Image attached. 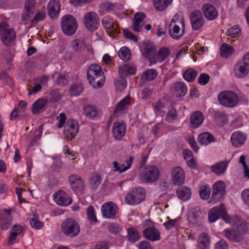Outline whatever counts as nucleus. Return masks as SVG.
I'll return each mask as SVG.
<instances>
[{
    "label": "nucleus",
    "instance_id": "nucleus-1",
    "mask_svg": "<svg viewBox=\"0 0 249 249\" xmlns=\"http://www.w3.org/2000/svg\"><path fill=\"white\" fill-rule=\"evenodd\" d=\"M103 74L100 66L91 65L87 71V78L89 84L95 88L100 87L104 83Z\"/></svg>",
    "mask_w": 249,
    "mask_h": 249
},
{
    "label": "nucleus",
    "instance_id": "nucleus-2",
    "mask_svg": "<svg viewBox=\"0 0 249 249\" xmlns=\"http://www.w3.org/2000/svg\"><path fill=\"white\" fill-rule=\"evenodd\" d=\"M247 231L246 224L244 221L237 220L235 227L231 229L224 230L225 237L230 240L237 242L241 241L243 238V235Z\"/></svg>",
    "mask_w": 249,
    "mask_h": 249
},
{
    "label": "nucleus",
    "instance_id": "nucleus-3",
    "mask_svg": "<svg viewBox=\"0 0 249 249\" xmlns=\"http://www.w3.org/2000/svg\"><path fill=\"white\" fill-rule=\"evenodd\" d=\"M219 103L223 106L227 107H233L238 103V96L233 91L225 90L220 92L218 95Z\"/></svg>",
    "mask_w": 249,
    "mask_h": 249
},
{
    "label": "nucleus",
    "instance_id": "nucleus-4",
    "mask_svg": "<svg viewBox=\"0 0 249 249\" xmlns=\"http://www.w3.org/2000/svg\"><path fill=\"white\" fill-rule=\"evenodd\" d=\"M143 226L144 229L142 233L144 237L150 241H156L160 239V231L155 227V224L150 220L144 221Z\"/></svg>",
    "mask_w": 249,
    "mask_h": 249
},
{
    "label": "nucleus",
    "instance_id": "nucleus-5",
    "mask_svg": "<svg viewBox=\"0 0 249 249\" xmlns=\"http://www.w3.org/2000/svg\"><path fill=\"white\" fill-rule=\"evenodd\" d=\"M9 25L5 22L0 23V36L2 42L6 46H11L16 38V34Z\"/></svg>",
    "mask_w": 249,
    "mask_h": 249
},
{
    "label": "nucleus",
    "instance_id": "nucleus-6",
    "mask_svg": "<svg viewBox=\"0 0 249 249\" xmlns=\"http://www.w3.org/2000/svg\"><path fill=\"white\" fill-rule=\"evenodd\" d=\"M160 171L154 165H147L141 172V179L145 183H151L156 181L159 178Z\"/></svg>",
    "mask_w": 249,
    "mask_h": 249
},
{
    "label": "nucleus",
    "instance_id": "nucleus-7",
    "mask_svg": "<svg viewBox=\"0 0 249 249\" xmlns=\"http://www.w3.org/2000/svg\"><path fill=\"white\" fill-rule=\"evenodd\" d=\"M145 197L144 190L141 187H138L134 188L129 193L126 195L125 201L128 205H137L143 201Z\"/></svg>",
    "mask_w": 249,
    "mask_h": 249
},
{
    "label": "nucleus",
    "instance_id": "nucleus-8",
    "mask_svg": "<svg viewBox=\"0 0 249 249\" xmlns=\"http://www.w3.org/2000/svg\"><path fill=\"white\" fill-rule=\"evenodd\" d=\"M219 217H221L227 223H231V219L228 215L225 207L221 204L219 207H214L209 212L208 218L211 223L215 222Z\"/></svg>",
    "mask_w": 249,
    "mask_h": 249
},
{
    "label": "nucleus",
    "instance_id": "nucleus-9",
    "mask_svg": "<svg viewBox=\"0 0 249 249\" xmlns=\"http://www.w3.org/2000/svg\"><path fill=\"white\" fill-rule=\"evenodd\" d=\"M80 231L78 223L74 219L69 218L63 221V233L70 237L77 236Z\"/></svg>",
    "mask_w": 249,
    "mask_h": 249
},
{
    "label": "nucleus",
    "instance_id": "nucleus-10",
    "mask_svg": "<svg viewBox=\"0 0 249 249\" xmlns=\"http://www.w3.org/2000/svg\"><path fill=\"white\" fill-rule=\"evenodd\" d=\"M66 117L63 113V133L68 140H71L75 137L78 132V126L77 121L69 120L66 122Z\"/></svg>",
    "mask_w": 249,
    "mask_h": 249
},
{
    "label": "nucleus",
    "instance_id": "nucleus-11",
    "mask_svg": "<svg viewBox=\"0 0 249 249\" xmlns=\"http://www.w3.org/2000/svg\"><path fill=\"white\" fill-rule=\"evenodd\" d=\"M225 185L222 181H217L213 185L211 201L216 203L223 199L225 195Z\"/></svg>",
    "mask_w": 249,
    "mask_h": 249
},
{
    "label": "nucleus",
    "instance_id": "nucleus-12",
    "mask_svg": "<svg viewBox=\"0 0 249 249\" xmlns=\"http://www.w3.org/2000/svg\"><path fill=\"white\" fill-rule=\"evenodd\" d=\"M99 18L97 15L93 12L87 13L84 18V24L86 29L90 31H94L98 28Z\"/></svg>",
    "mask_w": 249,
    "mask_h": 249
},
{
    "label": "nucleus",
    "instance_id": "nucleus-13",
    "mask_svg": "<svg viewBox=\"0 0 249 249\" xmlns=\"http://www.w3.org/2000/svg\"><path fill=\"white\" fill-rule=\"evenodd\" d=\"M68 182L71 189L75 193H82L85 189L83 179L77 175L72 174L68 178Z\"/></svg>",
    "mask_w": 249,
    "mask_h": 249
},
{
    "label": "nucleus",
    "instance_id": "nucleus-14",
    "mask_svg": "<svg viewBox=\"0 0 249 249\" xmlns=\"http://www.w3.org/2000/svg\"><path fill=\"white\" fill-rule=\"evenodd\" d=\"M190 18L194 30H199L204 25V19L201 12L199 10L193 11L190 14Z\"/></svg>",
    "mask_w": 249,
    "mask_h": 249
},
{
    "label": "nucleus",
    "instance_id": "nucleus-15",
    "mask_svg": "<svg viewBox=\"0 0 249 249\" xmlns=\"http://www.w3.org/2000/svg\"><path fill=\"white\" fill-rule=\"evenodd\" d=\"M101 212L104 217L113 219L117 213V207L112 202H106L102 205Z\"/></svg>",
    "mask_w": 249,
    "mask_h": 249
},
{
    "label": "nucleus",
    "instance_id": "nucleus-16",
    "mask_svg": "<svg viewBox=\"0 0 249 249\" xmlns=\"http://www.w3.org/2000/svg\"><path fill=\"white\" fill-rule=\"evenodd\" d=\"M125 132L126 125L124 121H118L114 123L112 133L116 140H121L124 137Z\"/></svg>",
    "mask_w": 249,
    "mask_h": 249
},
{
    "label": "nucleus",
    "instance_id": "nucleus-17",
    "mask_svg": "<svg viewBox=\"0 0 249 249\" xmlns=\"http://www.w3.org/2000/svg\"><path fill=\"white\" fill-rule=\"evenodd\" d=\"M141 50L146 58L149 59L151 63L155 64L157 63L156 58V50L153 46L150 44H144L141 46Z\"/></svg>",
    "mask_w": 249,
    "mask_h": 249
},
{
    "label": "nucleus",
    "instance_id": "nucleus-18",
    "mask_svg": "<svg viewBox=\"0 0 249 249\" xmlns=\"http://www.w3.org/2000/svg\"><path fill=\"white\" fill-rule=\"evenodd\" d=\"M10 210H4L0 213V226L2 230H7L12 224V217Z\"/></svg>",
    "mask_w": 249,
    "mask_h": 249
},
{
    "label": "nucleus",
    "instance_id": "nucleus-19",
    "mask_svg": "<svg viewBox=\"0 0 249 249\" xmlns=\"http://www.w3.org/2000/svg\"><path fill=\"white\" fill-rule=\"evenodd\" d=\"M145 15L142 12L136 13L134 16L132 23V28L137 32L142 31V27L145 23L144 18Z\"/></svg>",
    "mask_w": 249,
    "mask_h": 249
},
{
    "label": "nucleus",
    "instance_id": "nucleus-20",
    "mask_svg": "<svg viewBox=\"0 0 249 249\" xmlns=\"http://www.w3.org/2000/svg\"><path fill=\"white\" fill-rule=\"evenodd\" d=\"M249 72V67L242 60L238 62L234 66V73L237 78H244Z\"/></svg>",
    "mask_w": 249,
    "mask_h": 249
},
{
    "label": "nucleus",
    "instance_id": "nucleus-21",
    "mask_svg": "<svg viewBox=\"0 0 249 249\" xmlns=\"http://www.w3.org/2000/svg\"><path fill=\"white\" fill-rule=\"evenodd\" d=\"M179 25L170 24L169 26V34L171 37L176 40L181 38L185 32V26L181 25L180 28Z\"/></svg>",
    "mask_w": 249,
    "mask_h": 249
},
{
    "label": "nucleus",
    "instance_id": "nucleus-22",
    "mask_svg": "<svg viewBox=\"0 0 249 249\" xmlns=\"http://www.w3.org/2000/svg\"><path fill=\"white\" fill-rule=\"evenodd\" d=\"M172 179L174 184H182L185 180V174L183 169L180 167H176L172 169Z\"/></svg>",
    "mask_w": 249,
    "mask_h": 249
},
{
    "label": "nucleus",
    "instance_id": "nucleus-23",
    "mask_svg": "<svg viewBox=\"0 0 249 249\" xmlns=\"http://www.w3.org/2000/svg\"><path fill=\"white\" fill-rule=\"evenodd\" d=\"M246 139L245 134L240 131H236L231 135V141L234 147L238 148L244 144Z\"/></svg>",
    "mask_w": 249,
    "mask_h": 249
},
{
    "label": "nucleus",
    "instance_id": "nucleus-24",
    "mask_svg": "<svg viewBox=\"0 0 249 249\" xmlns=\"http://www.w3.org/2000/svg\"><path fill=\"white\" fill-rule=\"evenodd\" d=\"M102 23L107 32L111 34L120 33L117 25L115 24L113 19L110 17H105L102 19Z\"/></svg>",
    "mask_w": 249,
    "mask_h": 249
},
{
    "label": "nucleus",
    "instance_id": "nucleus-25",
    "mask_svg": "<svg viewBox=\"0 0 249 249\" xmlns=\"http://www.w3.org/2000/svg\"><path fill=\"white\" fill-rule=\"evenodd\" d=\"M202 10L204 17L209 20H213L217 17L218 12L216 9L211 4H204Z\"/></svg>",
    "mask_w": 249,
    "mask_h": 249
},
{
    "label": "nucleus",
    "instance_id": "nucleus-26",
    "mask_svg": "<svg viewBox=\"0 0 249 249\" xmlns=\"http://www.w3.org/2000/svg\"><path fill=\"white\" fill-rule=\"evenodd\" d=\"M49 16L54 18L58 15L60 11V3L58 0H51L48 4Z\"/></svg>",
    "mask_w": 249,
    "mask_h": 249
},
{
    "label": "nucleus",
    "instance_id": "nucleus-27",
    "mask_svg": "<svg viewBox=\"0 0 249 249\" xmlns=\"http://www.w3.org/2000/svg\"><path fill=\"white\" fill-rule=\"evenodd\" d=\"M204 117L200 111H196L192 113L190 118L191 125L193 128L198 127L203 123Z\"/></svg>",
    "mask_w": 249,
    "mask_h": 249
},
{
    "label": "nucleus",
    "instance_id": "nucleus-28",
    "mask_svg": "<svg viewBox=\"0 0 249 249\" xmlns=\"http://www.w3.org/2000/svg\"><path fill=\"white\" fill-rule=\"evenodd\" d=\"M178 198L182 201H187L190 199L192 195L191 190L185 186L179 187L176 191Z\"/></svg>",
    "mask_w": 249,
    "mask_h": 249
},
{
    "label": "nucleus",
    "instance_id": "nucleus-29",
    "mask_svg": "<svg viewBox=\"0 0 249 249\" xmlns=\"http://www.w3.org/2000/svg\"><path fill=\"white\" fill-rule=\"evenodd\" d=\"M229 161L227 160L216 163L211 166V170L216 174L221 175L224 174L228 166Z\"/></svg>",
    "mask_w": 249,
    "mask_h": 249
},
{
    "label": "nucleus",
    "instance_id": "nucleus-30",
    "mask_svg": "<svg viewBox=\"0 0 249 249\" xmlns=\"http://www.w3.org/2000/svg\"><path fill=\"white\" fill-rule=\"evenodd\" d=\"M210 238L207 233L203 232L199 235L197 244L199 249H209Z\"/></svg>",
    "mask_w": 249,
    "mask_h": 249
},
{
    "label": "nucleus",
    "instance_id": "nucleus-31",
    "mask_svg": "<svg viewBox=\"0 0 249 249\" xmlns=\"http://www.w3.org/2000/svg\"><path fill=\"white\" fill-rule=\"evenodd\" d=\"M187 91V87L184 83L177 82L175 83L174 94L177 97L184 96Z\"/></svg>",
    "mask_w": 249,
    "mask_h": 249
},
{
    "label": "nucleus",
    "instance_id": "nucleus-32",
    "mask_svg": "<svg viewBox=\"0 0 249 249\" xmlns=\"http://www.w3.org/2000/svg\"><path fill=\"white\" fill-rule=\"evenodd\" d=\"M197 140L201 145H207L214 142V138L212 134L204 132L198 136Z\"/></svg>",
    "mask_w": 249,
    "mask_h": 249
},
{
    "label": "nucleus",
    "instance_id": "nucleus-33",
    "mask_svg": "<svg viewBox=\"0 0 249 249\" xmlns=\"http://www.w3.org/2000/svg\"><path fill=\"white\" fill-rule=\"evenodd\" d=\"M214 119L219 126H223L228 122L227 115L221 111H216L214 113Z\"/></svg>",
    "mask_w": 249,
    "mask_h": 249
},
{
    "label": "nucleus",
    "instance_id": "nucleus-34",
    "mask_svg": "<svg viewBox=\"0 0 249 249\" xmlns=\"http://www.w3.org/2000/svg\"><path fill=\"white\" fill-rule=\"evenodd\" d=\"M128 233V240L132 243H135L140 239L141 235L137 230L133 227H130L127 229Z\"/></svg>",
    "mask_w": 249,
    "mask_h": 249
},
{
    "label": "nucleus",
    "instance_id": "nucleus-35",
    "mask_svg": "<svg viewBox=\"0 0 249 249\" xmlns=\"http://www.w3.org/2000/svg\"><path fill=\"white\" fill-rule=\"evenodd\" d=\"M102 181V178L100 174L97 173H93L89 180V185L92 189H96Z\"/></svg>",
    "mask_w": 249,
    "mask_h": 249
},
{
    "label": "nucleus",
    "instance_id": "nucleus-36",
    "mask_svg": "<svg viewBox=\"0 0 249 249\" xmlns=\"http://www.w3.org/2000/svg\"><path fill=\"white\" fill-rule=\"evenodd\" d=\"M172 0H153L155 8L159 11L164 10L172 2Z\"/></svg>",
    "mask_w": 249,
    "mask_h": 249
},
{
    "label": "nucleus",
    "instance_id": "nucleus-37",
    "mask_svg": "<svg viewBox=\"0 0 249 249\" xmlns=\"http://www.w3.org/2000/svg\"><path fill=\"white\" fill-rule=\"evenodd\" d=\"M47 104V100L40 99L36 101L32 106V112L34 114H38Z\"/></svg>",
    "mask_w": 249,
    "mask_h": 249
},
{
    "label": "nucleus",
    "instance_id": "nucleus-38",
    "mask_svg": "<svg viewBox=\"0 0 249 249\" xmlns=\"http://www.w3.org/2000/svg\"><path fill=\"white\" fill-rule=\"evenodd\" d=\"M114 85L117 90L122 91L126 87V80L124 76L120 74V76L115 80Z\"/></svg>",
    "mask_w": 249,
    "mask_h": 249
},
{
    "label": "nucleus",
    "instance_id": "nucleus-39",
    "mask_svg": "<svg viewBox=\"0 0 249 249\" xmlns=\"http://www.w3.org/2000/svg\"><path fill=\"white\" fill-rule=\"evenodd\" d=\"M192 212V220L193 222L198 223L201 221L203 218V213L200 211L199 207L192 208L191 210Z\"/></svg>",
    "mask_w": 249,
    "mask_h": 249
},
{
    "label": "nucleus",
    "instance_id": "nucleus-40",
    "mask_svg": "<svg viewBox=\"0 0 249 249\" xmlns=\"http://www.w3.org/2000/svg\"><path fill=\"white\" fill-rule=\"evenodd\" d=\"M158 75V71L155 69H148L142 76V79L145 81H150L154 79Z\"/></svg>",
    "mask_w": 249,
    "mask_h": 249
},
{
    "label": "nucleus",
    "instance_id": "nucleus-41",
    "mask_svg": "<svg viewBox=\"0 0 249 249\" xmlns=\"http://www.w3.org/2000/svg\"><path fill=\"white\" fill-rule=\"evenodd\" d=\"M170 51L166 47H162L159 49L156 58L157 61L161 62L165 60L167 56L170 54Z\"/></svg>",
    "mask_w": 249,
    "mask_h": 249
},
{
    "label": "nucleus",
    "instance_id": "nucleus-42",
    "mask_svg": "<svg viewBox=\"0 0 249 249\" xmlns=\"http://www.w3.org/2000/svg\"><path fill=\"white\" fill-rule=\"evenodd\" d=\"M84 112L85 115L90 119H94L97 116L98 114L96 107L89 105L85 107Z\"/></svg>",
    "mask_w": 249,
    "mask_h": 249
},
{
    "label": "nucleus",
    "instance_id": "nucleus-43",
    "mask_svg": "<svg viewBox=\"0 0 249 249\" xmlns=\"http://www.w3.org/2000/svg\"><path fill=\"white\" fill-rule=\"evenodd\" d=\"M211 188L209 185H202L200 186L199 193L200 197L204 200L207 199L210 195Z\"/></svg>",
    "mask_w": 249,
    "mask_h": 249
},
{
    "label": "nucleus",
    "instance_id": "nucleus-44",
    "mask_svg": "<svg viewBox=\"0 0 249 249\" xmlns=\"http://www.w3.org/2000/svg\"><path fill=\"white\" fill-rule=\"evenodd\" d=\"M118 55L121 59L124 61H127L130 58L131 53L128 48L124 47L119 51Z\"/></svg>",
    "mask_w": 249,
    "mask_h": 249
},
{
    "label": "nucleus",
    "instance_id": "nucleus-45",
    "mask_svg": "<svg viewBox=\"0 0 249 249\" xmlns=\"http://www.w3.org/2000/svg\"><path fill=\"white\" fill-rule=\"evenodd\" d=\"M135 68L133 66H130L129 65H126L120 68L119 69L120 74L122 75L123 76H127L128 75L133 74L135 72Z\"/></svg>",
    "mask_w": 249,
    "mask_h": 249
},
{
    "label": "nucleus",
    "instance_id": "nucleus-46",
    "mask_svg": "<svg viewBox=\"0 0 249 249\" xmlns=\"http://www.w3.org/2000/svg\"><path fill=\"white\" fill-rule=\"evenodd\" d=\"M130 100L129 98L126 97L122 99L118 104L116 108L114 110V113L117 114L121 111L125 109L127 106L129 104Z\"/></svg>",
    "mask_w": 249,
    "mask_h": 249
},
{
    "label": "nucleus",
    "instance_id": "nucleus-47",
    "mask_svg": "<svg viewBox=\"0 0 249 249\" xmlns=\"http://www.w3.org/2000/svg\"><path fill=\"white\" fill-rule=\"evenodd\" d=\"M197 75V72L194 69H188L184 72L183 77L188 82L194 81Z\"/></svg>",
    "mask_w": 249,
    "mask_h": 249
},
{
    "label": "nucleus",
    "instance_id": "nucleus-48",
    "mask_svg": "<svg viewBox=\"0 0 249 249\" xmlns=\"http://www.w3.org/2000/svg\"><path fill=\"white\" fill-rule=\"evenodd\" d=\"M233 51V48L229 44L223 43L221 46L220 53L223 57H227L229 54H231Z\"/></svg>",
    "mask_w": 249,
    "mask_h": 249
},
{
    "label": "nucleus",
    "instance_id": "nucleus-49",
    "mask_svg": "<svg viewBox=\"0 0 249 249\" xmlns=\"http://www.w3.org/2000/svg\"><path fill=\"white\" fill-rule=\"evenodd\" d=\"M78 27V24L63 25V33L67 36H72L75 34Z\"/></svg>",
    "mask_w": 249,
    "mask_h": 249
},
{
    "label": "nucleus",
    "instance_id": "nucleus-50",
    "mask_svg": "<svg viewBox=\"0 0 249 249\" xmlns=\"http://www.w3.org/2000/svg\"><path fill=\"white\" fill-rule=\"evenodd\" d=\"M170 24H181V25L185 26L184 18L182 13L180 12L176 13L171 19Z\"/></svg>",
    "mask_w": 249,
    "mask_h": 249
},
{
    "label": "nucleus",
    "instance_id": "nucleus-51",
    "mask_svg": "<svg viewBox=\"0 0 249 249\" xmlns=\"http://www.w3.org/2000/svg\"><path fill=\"white\" fill-rule=\"evenodd\" d=\"M83 90V87L81 84H73L69 90L70 93L72 96H78L81 94Z\"/></svg>",
    "mask_w": 249,
    "mask_h": 249
},
{
    "label": "nucleus",
    "instance_id": "nucleus-52",
    "mask_svg": "<svg viewBox=\"0 0 249 249\" xmlns=\"http://www.w3.org/2000/svg\"><path fill=\"white\" fill-rule=\"evenodd\" d=\"M30 222L31 226L36 230L41 229L43 226V223L38 220V215L36 212L35 213L34 217L30 220Z\"/></svg>",
    "mask_w": 249,
    "mask_h": 249
},
{
    "label": "nucleus",
    "instance_id": "nucleus-53",
    "mask_svg": "<svg viewBox=\"0 0 249 249\" xmlns=\"http://www.w3.org/2000/svg\"><path fill=\"white\" fill-rule=\"evenodd\" d=\"M178 113L177 110L174 108L170 109L166 115L165 119L169 123H173L178 117Z\"/></svg>",
    "mask_w": 249,
    "mask_h": 249
},
{
    "label": "nucleus",
    "instance_id": "nucleus-54",
    "mask_svg": "<svg viewBox=\"0 0 249 249\" xmlns=\"http://www.w3.org/2000/svg\"><path fill=\"white\" fill-rule=\"evenodd\" d=\"M88 218L90 222H96L97 219L95 214V211L93 207L90 205L87 210Z\"/></svg>",
    "mask_w": 249,
    "mask_h": 249
},
{
    "label": "nucleus",
    "instance_id": "nucleus-55",
    "mask_svg": "<svg viewBox=\"0 0 249 249\" xmlns=\"http://www.w3.org/2000/svg\"><path fill=\"white\" fill-rule=\"evenodd\" d=\"M74 24H77V22L75 18L69 14H67L63 16V25H73Z\"/></svg>",
    "mask_w": 249,
    "mask_h": 249
},
{
    "label": "nucleus",
    "instance_id": "nucleus-56",
    "mask_svg": "<svg viewBox=\"0 0 249 249\" xmlns=\"http://www.w3.org/2000/svg\"><path fill=\"white\" fill-rule=\"evenodd\" d=\"M240 29L237 25L233 26L228 29L227 33L231 37H236L239 36Z\"/></svg>",
    "mask_w": 249,
    "mask_h": 249
},
{
    "label": "nucleus",
    "instance_id": "nucleus-57",
    "mask_svg": "<svg viewBox=\"0 0 249 249\" xmlns=\"http://www.w3.org/2000/svg\"><path fill=\"white\" fill-rule=\"evenodd\" d=\"M36 1L35 0H26L24 7L25 11H30L31 13L35 12Z\"/></svg>",
    "mask_w": 249,
    "mask_h": 249
},
{
    "label": "nucleus",
    "instance_id": "nucleus-58",
    "mask_svg": "<svg viewBox=\"0 0 249 249\" xmlns=\"http://www.w3.org/2000/svg\"><path fill=\"white\" fill-rule=\"evenodd\" d=\"M63 152L66 157L71 160H74L77 157V153L71 150L68 146H65V148L63 149Z\"/></svg>",
    "mask_w": 249,
    "mask_h": 249
},
{
    "label": "nucleus",
    "instance_id": "nucleus-59",
    "mask_svg": "<svg viewBox=\"0 0 249 249\" xmlns=\"http://www.w3.org/2000/svg\"><path fill=\"white\" fill-rule=\"evenodd\" d=\"M210 79V76L208 74L206 73H201L198 79V83L201 85H205L208 83Z\"/></svg>",
    "mask_w": 249,
    "mask_h": 249
},
{
    "label": "nucleus",
    "instance_id": "nucleus-60",
    "mask_svg": "<svg viewBox=\"0 0 249 249\" xmlns=\"http://www.w3.org/2000/svg\"><path fill=\"white\" fill-rule=\"evenodd\" d=\"M168 220L163 223V225L167 230H170L175 227L177 224V219H170L169 217L167 218Z\"/></svg>",
    "mask_w": 249,
    "mask_h": 249
},
{
    "label": "nucleus",
    "instance_id": "nucleus-61",
    "mask_svg": "<svg viewBox=\"0 0 249 249\" xmlns=\"http://www.w3.org/2000/svg\"><path fill=\"white\" fill-rule=\"evenodd\" d=\"M53 200L58 205L62 206V190H59L53 195Z\"/></svg>",
    "mask_w": 249,
    "mask_h": 249
},
{
    "label": "nucleus",
    "instance_id": "nucleus-62",
    "mask_svg": "<svg viewBox=\"0 0 249 249\" xmlns=\"http://www.w3.org/2000/svg\"><path fill=\"white\" fill-rule=\"evenodd\" d=\"M94 0H69V3L74 6H81L89 3Z\"/></svg>",
    "mask_w": 249,
    "mask_h": 249
},
{
    "label": "nucleus",
    "instance_id": "nucleus-63",
    "mask_svg": "<svg viewBox=\"0 0 249 249\" xmlns=\"http://www.w3.org/2000/svg\"><path fill=\"white\" fill-rule=\"evenodd\" d=\"M114 7V4L108 1L103 2L101 5V8H102L103 10L106 11L107 12L113 11Z\"/></svg>",
    "mask_w": 249,
    "mask_h": 249
},
{
    "label": "nucleus",
    "instance_id": "nucleus-64",
    "mask_svg": "<svg viewBox=\"0 0 249 249\" xmlns=\"http://www.w3.org/2000/svg\"><path fill=\"white\" fill-rule=\"evenodd\" d=\"M241 196L244 202L249 206V189L244 190L241 193Z\"/></svg>",
    "mask_w": 249,
    "mask_h": 249
}]
</instances>
